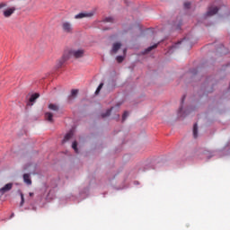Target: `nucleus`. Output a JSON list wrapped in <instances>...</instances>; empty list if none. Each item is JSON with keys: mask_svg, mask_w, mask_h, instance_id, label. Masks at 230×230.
Wrapping results in <instances>:
<instances>
[{"mask_svg": "<svg viewBox=\"0 0 230 230\" xmlns=\"http://www.w3.org/2000/svg\"><path fill=\"white\" fill-rule=\"evenodd\" d=\"M117 109H119V105H117Z\"/></svg>", "mask_w": 230, "mask_h": 230, "instance_id": "nucleus-32", "label": "nucleus"}, {"mask_svg": "<svg viewBox=\"0 0 230 230\" xmlns=\"http://www.w3.org/2000/svg\"><path fill=\"white\" fill-rule=\"evenodd\" d=\"M103 88V83H101L95 91V94H100V92Z\"/></svg>", "mask_w": 230, "mask_h": 230, "instance_id": "nucleus-18", "label": "nucleus"}, {"mask_svg": "<svg viewBox=\"0 0 230 230\" xmlns=\"http://www.w3.org/2000/svg\"><path fill=\"white\" fill-rule=\"evenodd\" d=\"M21 203H20V207L22 208V206H24V194L21 193Z\"/></svg>", "mask_w": 230, "mask_h": 230, "instance_id": "nucleus-22", "label": "nucleus"}, {"mask_svg": "<svg viewBox=\"0 0 230 230\" xmlns=\"http://www.w3.org/2000/svg\"><path fill=\"white\" fill-rule=\"evenodd\" d=\"M61 26L65 33H73V24L71 22H64Z\"/></svg>", "mask_w": 230, "mask_h": 230, "instance_id": "nucleus-4", "label": "nucleus"}, {"mask_svg": "<svg viewBox=\"0 0 230 230\" xmlns=\"http://www.w3.org/2000/svg\"><path fill=\"white\" fill-rule=\"evenodd\" d=\"M155 48H157V44H155L149 48H147L146 50H145V53H150V51H152V49H155Z\"/></svg>", "mask_w": 230, "mask_h": 230, "instance_id": "nucleus-17", "label": "nucleus"}, {"mask_svg": "<svg viewBox=\"0 0 230 230\" xmlns=\"http://www.w3.org/2000/svg\"><path fill=\"white\" fill-rule=\"evenodd\" d=\"M115 119H119V114H117V116L115 117Z\"/></svg>", "mask_w": 230, "mask_h": 230, "instance_id": "nucleus-30", "label": "nucleus"}, {"mask_svg": "<svg viewBox=\"0 0 230 230\" xmlns=\"http://www.w3.org/2000/svg\"><path fill=\"white\" fill-rule=\"evenodd\" d=\"M23 181H24L25 184H28L29 186L31 184V179L30 178L29 173L23 174Z\"/></svg>", "mask_w": 230, "mask_h": 230, "instance_id": "nucleus-9", "label": "nucleus"}, {"mask_svg": "<svg viewBox=\"0 0 230 230\" xmlns=\"http://www.w3.org/2000/svg\"><path fill=\"white\" fill-rule=\"evenodd\" d=\"M123 53H124V57H125V55H127V49H124Z\"/></svg>", "mask_w": 230, "mask_h": 230, "instance_id": "nucleus-28", "label": "nucleus"}, {"mask_svg": "<svg viewBox=\"0 0 230 230\" xmlns=\"http://www.w3.org/2000/svg\"><path fill=\"white\" fill-rule=\"evenodd\" d=\"M16 11V6H8V4L6 3H0V13H3L5 19H9V17H12V15H13Z\"/></svg>", "mask_w": 230, "mask_h": 230, "instance_id": "nucleus-1", "label": "nucleus"}, {"mask_svg": "<svg viewBox=\"0 0 230 230\" xmlns=\"http://www.w3.org/2000/svg\"><path fill=\"white\" fill-rule=\"evenodd\" d=\"M178 114L179 116H184V114H182V107H181L178 111Z\"/></svg>", "mask_w": 230, "mask_h": 230, "instance_id": "nucleus-26", "label": "nucleus"}, {"mask_svg": "<svg viewBox=\"0 0 230 230\" xmlns=\"http://www.w3.org/2000/svg\"><path fill=\"white\" fill-rule=\"evenodd\" d=\"M49 109L50 111H55L57 112L59 108H58V105L50 103V104H49Z\"/></svg>", "mask_w": 230, "mask_h": 230, "instance_id": "nucleus-14", "label": "nucleus"}, {"mask_svg": "<svg viewBox=\"0 0 230 230\" xmlns=\"http://www.w3.org/2000/svg\"><path fill=\"white\" fill-rule=\"evenodd\" d=\"M70 57H74V58H82L84 55H85V50L84 49H73L70 50L69 52H66Z\"/></svg>", "mask_w": 230, "mask_h": 230, "instance_id": "nucleus-2", "label": "nucleus"}, {"mask_svg": "<svg viewBox=\"0 0 230 230\" xmlns=\"http://www.w3.org/2000/svg\"><path fill=\"white\" fill-rule=\"evenodd\" d=\"M216 13H218V7L217 6H210L207 12V15L208 17H211V15H216Z\"/></svg>", "mask_w": 230, "mask_h": 230, "instance_id": "nucleus-7", "label": "nucleus"}, {"mask_svg": "<svg viewBox=\"0 0 230 230\" xmlns=\"http://www.w3.org/2000/svg\"><path fill=\"white\" fill-rule=\"evenodd\" d=\"M112 111H114V108L107 110V111L105 113L102 114V118H107V116H111V112H112Z\"/></svg>", "mask_w": 230, "mask_h": 230, "instance_id": "nucleus-15", "label": "nucleus"}, {"mask_svg": "<svg viewBox=\"0 0 230 230\" xmlns=\"http://www.w3.org/2000/svg\"><path fill=\"white\" fill-rule=\"evenodd\" d=\"M78 94V90L76 89H73L71 91V96H73L74 98H75V96Z\"/></svg>", "mask_w": 230, "mask_h": 230, "instance_id": "nucleus-21", "label": "nucleus"}, {"mask_svg": "<svg viewBox=\"0 0 230 230\" xmlns=\"http://www.w3.org/2000/svg\"><path fill=\"white\" fill-rule=\"evenodd\" d=\"M127 118H128V111H124V113L122 115V121H125V119H127Z\"/></svg>", "mask_w": 230, "mask_h": 230, "instance_id": "nucleus-24", "label": "nucleus"}, {"mask_svg": "<svg viewBox=\"0 0 230 230\" xmlns=\"http://www.w3.org/2000/svg\"><path fill=\"white\" fill-rule=\"evenodd\" d=\"M116 60H117V62H118L119 64H121V62H123V60H125V57H123V56H118V57L116 58Z\"/></svg>", "mask_w": 230, "mask_h": 230, "instance_id": "nucleus-19", "label": "nucleus"}, {"mask_svg": "<svg viewBox=\"0 0 230 230\" xmlns=\"http://www.w3.org/2000/svg\"><path fill=\"white\" fill-rule=\"evenodd\" d=\"M119 49H121V43L119 42L114 43L111 51V55L112 54L116 55V53H118Z\"/></svg>", "mask_w": 230, "mask_h": 230, "instance_id": "nucleus-8", "label": "nucleus"}, {"mask_svg": "<svg viewBox=\"0 0 230 230\" xmlns=\"http://www.w3.org/2000/svg\"><path fill=\"white\" fill-rule=\"evenodd\" d=\"M40 96V94L39 93H34L31 96V98L29 99V102L31 103H33V102H35V100H37V98H39Z\"/></svg>", "mask_w": 230, "mask_h": 230, "instance_id": "nucleus-13", "label": "nucleus"}, {"mask_svg": "<svg viewBox=\"0 0 230 230\" xmlns=\"http://www.w3.org/2000/svg\"><path fill=\"white\" fill-rule=\"evenodd\" d=\"M190 6H191V3L190 2H185L184 3V8H190Z\"/></svg>", "mask_w": 230, "mask_h": 230, "instance_id": "nucleus-25", "label": "nucleus"}, {"mask_svg": "<svg viewBox=\"0 0 230 230\" xmlns=\"http://www.w3.org/2000/svg\"><path fill=\"white\" fill-rule=\"evenodd\" d=\"M186 40V38H184L181 41H179L178 43L174 44L172 48V49H177L179 48L180 44H182V42H184Z\"/></svg>", "mask_w": 230, "mask_h": 230, "instance_id": "nucleus-20", "label": "nucleus"}, {"mask_svg": "<svg viewBox=\"0 0 230 230\" xmlns=\"http://www.w3.org/2000/svg\"><path fill=\"white\" fill-rule=\"evenodd\" d=\"M72 148L75 150V154H78V143L76 141L73 142Z\"/></svg>", "mask_w": 230, "mask_h": 230, "instance_id": "nucleus-16", "label": "nucleus"}, {"mask_svg": "<svg viewBox=\"0 0 230 230\" xmlns=\"http://www.w3.org/2000/svg\"><path fill=\"white\" fill-rule=\"evenodd\" d=\"M29 195H30V197H33V193L32 192L29 193Z\"/></svg>", "mask_w": 230, "mask_h": 230, "instance_id": "nucleus-31", "label": "nucleus"}, {"mask_svg": "<svg viewBox=\"0 0 230 230\" xmlns=\"http://www.w3.org/2000/svg\"><path fill=\"white\" fill-rule=\"evenodd\" d=\"M45 119H47V121H49V123H53V113L46 112L45 113Z\"/></svg>", "mask_w": 230, "mask_h": 230, "instance_id": "nucleus-10", "label": "nucleus"}, {"mask_svg": "<svg viewBox=\"0 0 230 230\" xmlns=\"http://www.w3.org/2000/svg\"><path fill=\"white\" fill-rule=\"evenodd\" d=\"M14 217H15V214L12 213L10 218H13Z\"/></svg>", "mask_w": 230, "mask_h": 230, "instance_id": "nucleus-27", "label": "nucleus"}, {"mask_svg": "<svg viewBox=\"0 0 230 230\" xmlns=\"http://www.w3.org/2000/svg\"><path fill=\"white\" fill-rule=\"evenodd\" d=\"M193 137L194 139H197V137H199V126L197 124H194L193 126Z\"/></svg>", "mask_w": 230, "mask_h": 230, "instance_id": "nucleus-11", "label": "nucleus"}, {"mask_svg": "<svg viewBox=\"0 0 230 230\" xmlns=\"http://www.w3.org/2000/svg\"><path fill=\"white\" fill-rule=\"evenodd\" d=\"M104 22H114V18L107 17L104 19Z\"/></svg>", "mask_w": 230, "mask_h": 230, "instance_id": "nucleus-23", "label": "nucleus"}, {"mask_svg": "<svg viewBox=\"0 0 230 230\" xmlns=\"http://www.w3.org/2000/svg\"><path fill=\"white\" fill-rule=\"evenodd\" d=\"M13 188V183H7L3 188L0 189V193L4 195L7 191H10Z\"/></svg>", "mask_w": 230, "mask_h": 230, "instance_id": "nucleus-6", "label": "nucleus"}, {"mask_svg": "<svg viewBox=\"0 0 230 230\" xmlns=\"http://www.w3.org/2000/svg\"><path fill=\"white\" fill-rule=\"evenodd\" d=\"M73 130H70L64 137L63 139V143H66V141H69V139H71V137H73Z\"/></svg>", "mask_w": 230, "mask_h": 230, "instance_id": "nucleus-12", "label": "nucleus"}, {"mask_svg": "<svg viewBox=\"0 0 230 230\" xmlns=\"http://www.w3.org/2000/svg\"><path fill=\"white\" fill-rule=\"evenodd\" d=\"M68 58H69V53L65 52L63 54V56L58 60L56 67L58 69H60V67H62L64 66V64H66V62H67Z\"/></svg>", "mask_w": 230, "mask_h": 230, "instance_id": "nucleus-3", "label": "nucleus"}, {"mask_svg": "<svg viewBox=\"0 0 230 230\" xmlns=\"http://www.w3.org/2000/svg\"><path fill=\"white\" fill-rule=\"evenodd\" d=\"M94 15V11H91L88 13H80L75 16V19H84L85 17H93Z\"/></svg>", "mask_w": 230, "mask_h": 230, "instance_id": "nucleus-5", "label": "nucleus"}, {"mask_svg": "<svg viewBox=\"0 0 230 230\" xmlns=\"http://www.w3.org/2000/svg\"><path fill=\"white\" fill-rule=\"evenodd\" d=\"M186 96H183L181 99V103H184V100H185Z\"/></svg>", "mask_w": 230, "mask_h": 230, "instance_id": "nucleus-29", "label": "nucleus"}]
</instances>
